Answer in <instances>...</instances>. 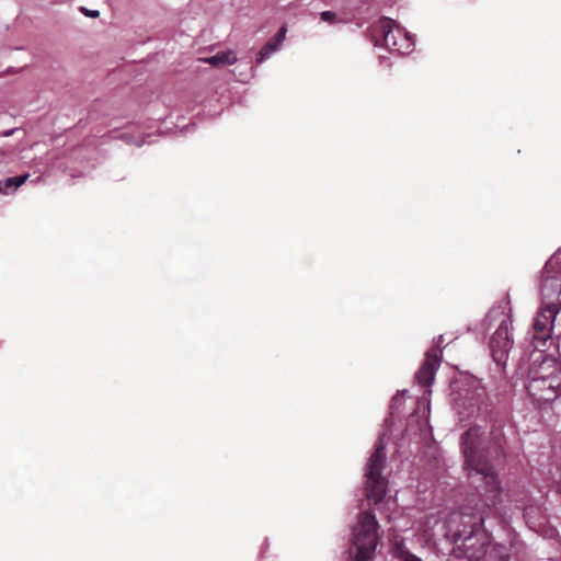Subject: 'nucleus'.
<instances>
[{
	"instance_id": "6ab92c4d",
	"label": "nucleus",
	"mask_w": 561,
	"mask_h": 561,
	"mask_svg": "<svg viewBox=\"0 0 561 561\" xmlns=\"http://www.w3.org/2000/svg\"><path fill=\"white\" fill-rule=\"evenodd\" d=\"M83 10H84L85 15L90 16V18H98L100 14L98 10H87V9H83Z\"/></svg>"
},
{
	"instance_id": "aec40b11",
	"label": "nucleus",
	"mask_w": 561,
	"mask_h": 561,
	"mask_svg": "<svg viewBox=\"0 0 561 561\" xmlns=\"http://www.w3.org/2000/svg\"><path fill=\"white\" fill-rule=\"evenodd\" d=\"M121 138L124 139L127 142H130V144L133 142L131 138L127 134H125V133L121 135Z\"/></svg>"
},
{
	"instance_id": "20e7f679",
	"label": "nucleus",
	"mask_w": 561,
	"mask_h": 561,
	"mask_svg": "<svg viewBox=\"0 0 561 561\" xmlns=\"http://www.w3.org/2000/svg\"><path fill=\"white\" fill-rule=\"evenodd\" d=\"M380 539L375 513L363 510L357 514L348 539L347 561H371Z\"/></svg>"
},
{
	"instance_id": "ddd939ff",
	"label": "nucleus",
	"mask_w": 561,
	"mask_h": 561,
	"mask_svg": "<svg viewBox=\"0 0 561 561\" xmlns=\"http://www.w3.org/2000/svg\"><path fill=\"white\" fill-rule=\"evenodd\" d=\"M30 174L25 173L19 176L7 178L0 181V193L11 194L22 186L28 179Z\"/></svg>"
},
{
	"instance_id": "a211bd4d",
	"label": "nucleus",
	"mask_w": 561,
	"mask_h": 561,
	"mask_svg": "<svg viewBox=\"0 0 561 561\" xmlns=\"http://www.w3.org/2000/svg\"><path fill=\"white\" fill-rule=\"evenodd\" d=\"M320 19L323 22L334 23L336 20V14L333 11H323L320 13Z\"/></svg>"
},
{
	"instance_id": "412c9836",
	"label": "nucleus",
	"mask_w": 561,
	"mask_h": 561,
	"mask_svg": "<svg viewBox=\"0 0 561 561\" xmlns=\"http://www.w3.org/2000/svg\"><path fill=\"white\" fill-rule=\"evenodd\" d=\"M443 341V335H439L438 336V341H437V345H439V343Z\"/></svg>"
},
{
	"instance_id": "dca6fc26",
	"label": "nucleus",
	"mask_w": 561,
	"mask_h": 561,
	"mask_svg": "<svg viewBox=\"0 0 561 561\" xmlns=\"http://www.w3.org/2000/svg\"><path fill=\"white\" fill-rule=\"evenodd\" d=\"M396 551L397 553L399 554L400 559L402 561H422L419 557H416L415 554L407 551L403 549V546L402 543H397L396 545Z\"/></svg>"
},
{
	"instance_id": "423d86ee",
	"label": "nucleus",
	"mask_w": 561,
	"mask_h": 561,
	"mask_svg": "<svg viewBox=\"0 0 561 561\" xmlns=\"http://www.w3.org/2000/svg\"><path fill=\"white\" fill-rule=\"evenodd\" d=\"M371 36L376 46L385 47L399 55H408L414 49L413 37L389 18H381L371 26Z\"/></svg>"
},
{
	"instance_id": "6e6552de",
	"label": "nucleus",
	"mask_w": 561,
	"mask_h": 561,
	"mask_svg": "<svg viewBox=\"0 0 561 561\" xmlns=\"http://www.w3.org/2000/svg\"><path fill=\"white\" fill-rule=\"evenodd\" d=\"M558 312L554 305L545 306L537 312L533 328L528 332V340L535 350L541 351L547 346Z\"/></svg>"
},
{
	"instance_id": "39448f33",
	"label": "nucleus",
	"mask_w": 561,
	"mask_h": 561,
	"mask_svg": "<svg viewBox=\"0 0 561 561\" xmlns=\"http://www.w3.org/2000/svg\"><path fill=\"white\" fill-rule=\"evenodd\" d=\"M483 327L485 330L495 329L489 343L491 355L499 366H505L514 343L512 339L513 316L507 304L491 308L483 320Z\"/></svg>"
},
{
	"instance_id": "f3484780",
	"label": "nucleus",
	"mask_w": 561,
	"mask_h": 561,
	"mask_svg": "<svg viewBox=\"0 0 561 561\" xmlns=\"http://www.w3.org/2000/svg\"><path fill=\"white\" fill-rule=\"evenodd\" d=\"M408 391L407 390H403L401 393H397L393 399H392V404H391V413L394 414V413H399V403H400V400H401V397H403Z\"/></svg>"
},
{
	"instance_id": "0eeeda50",
	"label": "nucleus",
	"mask_w": 561,
	"mask_h": 561,
	"mask_svg": "<svg viewBox=\"0 0 561 561\" xmlns=\"http://www.w3.org/2000/svg\"><path fill=\"white\" fill-rule=\"evenodd\" d=\"M528 378H530V388L535 391H538V385L542 379H548L550 383L554 382L557 387H561V365L556 358L545 355L543 350L538 351L529 367ZM550 388L553 386L550 385Z\"/></svg>"
},
{
	"instance_id": "7ed1b4c3",
	"label": "nucleus",
	"mask_w": 561,
	"mask_h": 561,
	"mask_svg": "<svg viewBox=\"0 0 561 561\" xmlns=\"http://www.w3.org/2000/svg\"><path fill=\"white\" fill-rule=\"evenodd\" d=\"M484 517L463 512L453 513L447 522V535L453 540L455 554L469 561L481 560L491 542L483 529Z\"/></svg>"
},
{
	"instance_id": "2eb2a0df",
	"label": "nucleus",
	"mask_w": 561,
	"mask_h": 561,
	"mask_svg": "<svg viewBox=\"0 0 561 561\" xmlns=\"http://www.w3.org/2000/svg\"><path fill=\"white\" fill-rule=\"evenodd\" d=\"M547 276L554 277L561 275V249L553 253L545 265Z\"/></svg>"
},
{
	"instance_id": "9b49d317",
	"label": "nucleus",
	"mask_w": 561,
	"mask_h": 561,
	"mask_svg": "<svg viewBox=\"0 0 561 561\" xmlns=\"http://www.w3.org/2000/svg\"><path fill=\"white\" fill-rule=\"evenodd\" d=\"M553 388H550V381L548 379H542V382L538 385V391H535L530 388V378H528V382L526 385V389L528 394L539 404L548 403L554 401L558 397L561 396V387H557L554 383Z\"/></svg>"
},
{
	"instance_id": "f257e3e1",
	"label": "nucleus",
	"mask_w": 561,
	"mask_h": 561,
	"mask_svg": "<svg viewBox=\"0 0 561 561\" xmlns=\"http://www.w3.org/2000/svg\"><path fill=\"white\" fill-rule=\"evenodd\" d=\"M386 440L381 435L375 446L374 453L368 458L365 469V492L369 506L379 513H386L389 523H393V530L404 531L412 525L410 519L403 516V511L398 506L397 499L388 495V479L383 474L386 469Z\"/></svg>"
},
{
	"instance_id": "f03ea898",
	"label": "nucleus",
	"mask_w": 561,
	"mask_h": 561,
	"mask_svg": "<svg viewBox=\"0 0 561 561\" xmlns=\"http://www.w3.org/2000/svg\"><path fill=\"white\" fill-rule=\"evenodd\" d=\"M461 449L469 476L476 474L483 482L485 505L489 508L496 507L502 502L503 490L489 457L499 459L502 454L501 446L496 444L486 448L481 427L474 426L462 435Z\"/></svg>"
},
{
	"instance_id": "4468645a",
	"label": "nucleus",
	"mask_w": 561,
	"mask_h": 561,
	"mask_svg": "<svg viewBox=\"0 0 561 561\" xmlns=\"http://www.w3.org/2000/svg\"><path fill=\"white\" fill-rule=\"evenodd\" d=\"M238 58L234 51L225 50L218 51L214 56L206 58L205 62L210 64L213 66H224V65H233L237 62Z\"/></svg>"
},
{
	"instance_id": "f8f14e48",
	"label": "nucleus",
	"mask_w": 561,
	"mask_h": 561,
	"mask_svg": "<svg viewBox=\"0 0 561 561\" xmlns=\"http://www.w3.org/2000/svg\"><path fill=\"white\" fill-rule=\"evenodd\" d=\"M287 27L282 26L276 35L272 37L257 53L256 55V64L260 65L265 60L270 59L275 53L280 50L283 43L286 38Z\"/></svg>"
},
{
	"instance_id": "1a4fd4ad",
	"label": "nucleus",
	"mask_w": 561,
	"mask_h": 561,
	"mask_svg": "<svg viewBox=\"0 0 561 561\" xmlns=\"http://www.w3.org/2000/svg\"><path fill=\"white\" fill-rule=\"evenodd\" d=\"M430 391L424 393L416 402V409L410 415L407 432L416 434L420 432L421 436H425L430 432L428 416H430Z\"/></svg>"
},
{
	"instance_id": "9d476101",
	"label": "nucleus",
	"mask_w": 561,
	"mask_h": 561,
	"mask_svg": "<svg viewBox=\"0 0 561 561\" xmlns=\"http://www.w3.org/2000/svg\"><path fill=\"white\" fill-rule=\"evenodd\" d=\"M440 363V352L437 348H431L425 354V360L415 374V380L422 387H428L435 379V374Z\"/></svg>"
}]
</instances>
